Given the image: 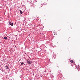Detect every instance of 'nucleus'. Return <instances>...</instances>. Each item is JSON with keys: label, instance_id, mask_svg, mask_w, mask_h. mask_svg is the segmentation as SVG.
I'll return each mask as SVG.
<instances>
[{"label": "nucleus", "instance_id": "6e6552de", "mask_svg": "<svg viewBox=\"0 0 80 80\" xmlns=\"http://www.w3.org/2000/svg\"><path fill=\"white\" fill-rule=\"evenodd\" d=\"M24 64V62H22L21 63V65H23Z\"/></svg>", "mask_w": 80, "mask_h": 80}, {"label": "nucleus", "instance_id": "39448f33", "mask_svg": "<svg viewBox=\"0 0 80 80\" xmlns=\"http://www.w3.org/2000/svg\"><path fill=\"white\" fill-rule=\"evenodd\" d=\"M58 72L59 73H62V72L60 70L58 71Z\"/></svg>", "mask_w": 80, "mask_h": 80}, {"label": "nucleus", "instance_id": "f257e3e1", "mask_svg": "<svg viewBox=\"0 0 80 80\" xmlns=\"http://www.w3.org/2000/svg\"><path fill=\"white\" fill-rule=\"evenodd\" d=\"M27 63L29 65H30L32 63V62L30 60L28 61V60Z\"/></svg>", "mask_w": 80, "mask_h": 80}, {"label": "nucleus", "instance_id": "f03ea898", "mask_svg": "<svg viewBox=\"0 0 80 80\" xmlns=\"http://www.w3.org/2000/svg\"><path fill=\"white\" fill-rule=\"evenodd\" d=\"M76 68L78 70V71H79V70H80V66H78V67H76Z\"/></svg>", "mask_w": 80, "mask_h": 80}, {"label": "nucleus", "instance_id": "423d86ee", "mask_svg": "<svg viewBox=\"0 0 80 80\" xmlns=\"http://www.w3.org/2000/svg\"><path fill=\"white\" fill-rule=\"evenodd\" d=\"M19 11H20V12L21 14H22V13H23V12H22V11H21V10H19Z\"/></svg>", "mask_w": 80, "mask_h": 80}, {"label": "nucleus", "instance_id": "7ed1b4c3", "mask_svg": "<svg viewBox=\"0 0 80 80\" xmlns=\"http://www.w3.org/2000/svg\"><path fill=\"white\" fill-rule=\"evenodd\" d=\"M38 7L39 8H41V7H43V5L41 4L40 5H39Z\"/></svg>", "mask_w": 80, "mask_h": 80}, {"label": "nucleus", "instance_id": "1a4fd4ad", "mask_svg": "<svg viewBox=\"0 0 80 80\" xmlns=\"http://www.w3.org/2000/svg\"><path fill=\"white\" fill-rule=\"evenodd\" d=\"M4 38V39H5V40H7V37H5Z\"/></svg>", "mask_w": 80, "mask_h": 80}, {"label": "nucleus", "instance_id": "20e7f679", "mask_svg": "<svg viewBox=\"0 0 80 80\" xmlns=\"http://www.w3.org/2000/svg\"><path fill=\"white\" fill-rule=\"evenodd\" d=\"M52 59H55V58H56V56L55 55L52 56Z\"/></svg>", "mask_w": 80, "mask_h": 80}, {"label": "nucleus", "instance_id": "f8f14e48", "mask_svg": "<svg viewBox=\"0 0 80 80\" xmlns=\"http://www.w3.org/2000/svg\"><path fill=\"white\" fill-rule=\"evenodd\" d=\"M9 25H10V22H9Z\"/></svg>", "mask_w": 80, "mask_h": 80}, {"label": "nucleus", "instance_id": "9d476101", "mask_svg": "<svg viewBox=\"0 0 80 80\" xmlns=\"http://www.w3.org/2000/svg\"><path fill=\"white\" fill-rule=\"evenodd\" d=\"M70 62H71V63H73V60H71Z\"/></svg>", "mask_w": 80, "mask_h": 80}, {"label": "nucleus", "instance_id": "9b49d317", "mask_svg": "<svg viewBox=\"0 0 80 80\" xmlns=\"http://www.w3.org/2000/svg\"><path fill=\"white\" fill-rule=\"evenodd\" d=\"M6 67L7 69H9V67H8V66H6Z\"/></svg>", "mask_w": 80, "mask_h": 80}, {"label": "nucleus", "instance_id": "0eeeda50", "mask_svg": "<svg viewBox=\"0 0 80 80\" xmlns=\"http://www.w3.org/2000/svg\"><path fill=\"white\" fill-rule=\"evenodd\" d=\"M10 25H11V26H13V22H12H12H10Z\"/></svg>", "mask_w": 80, "mask_h": 80}]
</instances>
